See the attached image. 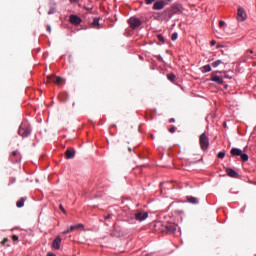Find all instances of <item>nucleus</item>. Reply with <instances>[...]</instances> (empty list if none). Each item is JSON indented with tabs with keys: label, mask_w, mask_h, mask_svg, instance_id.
<instances>
[{
	"label": "nucleus",
	"mask_w": 256,
	"mask_h": 256,
	"mask_svg": "<svg viewBox=\"0 0 256 256\" xmlns=\"http://www.w3.org/2000/svg\"><path fill=\"white\" fill-rule=\"evenodd\" d=\"M20 137H29L31 135V125L28 122H23L18 130Z\"/></svg>",
	"instance_id": "f257e3e1"
},
{
	"label": "nucleus",
	"mask_w": 256,
	"mask_h": 256,
	"mask_svg": "<svg viewBox=\"0 0 256 256\" xmlns=\"http://www.w3.org/2000/svg\"><path fill=\"white\" fill-rule=\"evenodd\" d=\"M230 153L232 157H240L241 161H244V162L249 161V155L243 153V151L239 148H232Z\"/></svg>",
	"instance_id": "f03ea898"
},
{
	"label": "nucleus",
	"mask_w": 256,
	"mask_h": 256,
	"mask_svg": "<svg viewBox=\"0 0 256 256\" xmlns=\"http://www.w3.org/2000/svg\"><path fill=\"white\" fill-rule=\"evenodd\" d=\"M199 143L202 151L209 149V137H207V134L203 133L200 135Z\"/></svg>",
	"instance_id": "7ed1b4c3"
},
{
	"label": "nucleus",
	"mask_w": 256,
	"mask_h": 256,
	"mask_svg": "<svg viewBox=\"0 0 256 256\" xmlns=\"http://www.w3.org/2000/svg\"><path fill=\"white\" fill-rule=\"evenodd\" d=\"M128 24L131 27V29H137L141 27V25H143V22L136 16H132L128 19Z\"/></svg>",
	"instance_id": "20e7f679"
},
{
	"label": "nucleus",
	"mask_w": 256,
	"mask_h": 256,
	"mask_svg": "<svg viewBox=\"0 0 256 256\" xmlns=\"http://www.w3.org/2000/svg\"><path fill=\"white\" fill-rule=\"evenodd\" d=\"M158 225L162 226L161 231L163 233H174L175 231H177V226L175 224L168 223V224L162 225L161 223H159Z\"/></svg>",
	"instance_id": "39448f33"
},
{
	"label": "nucleus",
	"mask_w": 256,
	"mask_h": 256,
	"mask_svg": "<svg viewBox=\"0 0 256 256\" xmlns=\"http://www.w3.org/2000/svg\"><path fill=\"white\" fill-rule=\"evenodd\" d=\"M181 12V6L179 4H173L170 9L167 10L168 17L171 19L175 14Z\"/></svg>",
	"instance_id": "423d86ee"
},
{
	"label": "nucleus",
	"mask_w": 256,
	"mask_h": 256,
	"mask_svg": "<svg viewBox=\"0 0 256 256\" xmlns=\"http://www.w3.org/2000/svg\"><path fill=\"white\" fill-rule=\"evenodd\" d=\"M246 19H247V12H245V9H243L242 7H239L237 12V20L239 22H243Z\"/></svg>",
	"instance_id": "0eeeda50"
},
{
	"label": "nucleus",
	"mask_w": 256,
	"mask_h": 256,
	"mask_svg": "<svg viewBox=\"0 0 256 256\" xmlns=\"http://www.w3.org/2000/svg\"><path fill=\"white\" fill-rule=\"evenodd\" d=\"M134 217H135L136 221H145V219H147V217H149V213L143 212V211H137L134 214Z\"/></svg>",
	"instance_id": "6e6552de"
},
{
	"label": "nucleus",
	"mask_w": 256,
	"mask_h": 256,
	"mask_svg": "<svg viewBox=\"0 0 256 256\" xmlns=\"http://www.w3.org/2000/svg\"><path fill=\"white\" fill-rule=\"evenodd\" d=\"M165 5H167V2H165V0H158L153 4V9L155 11H161V9L165 7Z\"/></svg>",
	"instance_id": "1a4fd4ad"
},
{
	"label": "nucleus",
	"mask_w": 256,
	"mask_h": 256,
	"mask_svg": "<svg viewBox=\"0 0 256 256\" xmlns=\"http://www.w3.org/2000/svg\"><path fill=\"white\" fill-rule=\"evenodd\" d=\"M52 247H53V249H56L57 251H59V249H61V236H57L52 241Z\"/></svg>",
	"instance_id": "9d476101"
},
{
	"label": "nucleus",
	"mask_w": 256,
	"mask_h": 256,
	"mask_svg": "<svg viewBox=\"0 0 256 256\" xmlns=\"http://www.w3.org/2000/svg\"><path fill=\"white\" fill-rule=\"evenodd\" d=\"M226 173L229 177H233L234 179H239V173H237L232 168H226Z\"/></svg>",
	"instance_id": "9b49d317"
},
{
	"label": "nucleus",
	"mask_w": 256,
	"mask_h": 256,
	"mask_svg": "<svg viewBox=\"0 0 256 256\" xmlns=\"http://www.w3.org/2000/svg\"><path fill=\"white\" fill-rule=\"evenodd\" d=\"M70 23L72 25H80L81 19L77 15H70Z\"/></svg>",
	"instance_id": "f8f14e48"
},
{
	"label": "nucleus",
	"mask_w": 256,
	"mask_h": 256,
	"mask_svg": "<svg viewBox=\"0 0 256 256\" xmlns=\"http://www.w3.org/2000/svg\"><path fill=\"white\" fill-rule=\"evenodd\" d=\"M65 157L66 159H73V157H75V149L73 148H68L65 151Z\"/></svg>",
	"instance_id": "ddd939ff"
},
{
	"label": "nucleus",
	"mask_w": 256,
	"mask_h": 256,
	"mask_svg": "<svg viewBox=\"0 0 256 256\" xmlns=\"http://www.w3.org/2000/svg\"><path fill=\"white\" fill-rule=\"evenodd\" d=\"M210 81H213L214 83H218V85H223V78L217 75H212L210 78Z\"/></svg>",
	"instance_id": "4468645a"
},
{
	"label": "nucleus",
	"mask_w": 256,
	"mask_h": 256,
	"mask_svg": "<svg viewBox=\"0 0 256 256\" xmlns=\"http://www.w3.org/2000/svg\"><path fill=\"white\" fill-rule=\"evenodd\" d=\"M186 199L188 203H191L192 205H197V203H199V200L193 196H187Z\"/></svg>",
	"instance_id": "2eb2a0df"
},
{
	"label": "nucleus",
	"mask_w": 256,
	"mask_h": 256,
	"mask_svg": "<svg viewBox=\"0 0 256 256\" xmlns=\"http://www.w3.org/2000/svg\"><path fill=\"white\" fill-rule=\"evenodd\" d=\"M92 27L94 29H100L101 25L99 24V18H94L92 22Z\"/></svg>",
	"instance_id": "dca6fc26"
},
{
	"label": "nucleus",
	"mask_w": 256,
	"mask_h": 256,
	"mask_svg": "<svg viewBox=\"0 0 256 256\" xmlns=\"http://www.w3.org/2000/svg\"><path fill=\"white\" fill-rule=\"evenodd\" d=\"M56 79H57V76H55V75L47 76L46 83H55Z\"/></svg>",
	"instance_id": "f3484780"
},
{
	"label": "nucleus",
	"mask_w": 256,
	"mask_h": 256,
	"mask_svg": "<svg viewBox=\"0 0 256 256\" xmlns=\"http://www.w3.org/2000/svg\"><path fill=\"white\" fill-rule=\"evenodd\" d=\"M25 205V198H20L17 203H16V207L21 208Z\"/></svg>",
	"instance_id": "a211bd4d"
},
{
	"label": "nucleus",
	"mask_w": 256,
	"mask_h": 256,
	"mask_svg": "<svg viewBox=\"0 0 256 256\" xmlns=\"http://www.w3.org/2000/svg\"><path fill=\"white\" fill-rule=\"evenodd\" d=\"M54 83L56 85H63V83H65V80H63L60 76H56V80Z\"/></svg>",
	"instance_id": "6ab92c4d"
},
{
	"label": "nucleus",
	"mask_w": 256,
	"mask_h": 256,
	"mask_svg": "<svg viewBox=\"0 0 256 256\" xmlns=\"http://www.w3.org/2000/svg\"><path fill=\"white\" fill-rule=\"evenodd\" d=\"M58 97L62 103H65L67 101V94L65 93L60 94Z\"/></svg>",
	"instance_id": "aec40b11"
},
{
	"label": "nucleus",
	"mask_w": 256,
	"mask_h": 256,
	"mask_svg": "<svg viewBox=\"0 0 256 256\" xmlns=\"http://www.w3.org/2000/svg\"><path fill=\"white\" fill-rule=\"evenodd\" d=\"M219 65H223V61H221V60H216V61H214V62L211 64V66L214 67V68L219 67Z\"/></svg>",
	"instance_id": "412c9836"
},
{
	"label": "nucleus",
	"mask_w": 256,
	"mask_h": 256,
	"mask_svg": "<svg viewBox=\"0 0 256 256\" xmlns=\"http://www.w3.org/2000/svg\"><path fill=\"white\" fill-rule=\"evenodd\" d=\"M11 157H17V159H19L21 157V154L19 153V150L13 151L11 153Z\"/></svg>",
	"instance_id": "4be33fe9"
},
{
	"label": "nucleus",
	"mask_w": 256,
	"mask_h": 256,
	"mask_svg": "<svg viewBox=\"0 0 256 256\" xmlns=\"http://www.w3.org/2000/svg\"><path fill=\"white\" fill-rule=\"evenodd\" d=\"M211 71V65L207 64L203 67V72L204 73H209Z\"/></svg>",
	"instance_id": "5701e85b"
},
{
	"label": "nucleus",
	"mask_w": 256,
	"mask_h": 256,
	"mask_svg": "<svg viewBox=\"0 0 256 256\" xmlns=\"http://www.w3.org/2000/svg\"><path fill=\"white\" fill-rule=\"evenodd\" d=\"M175 74H168L167 75V79H168V81H171L172 83H173V81H175Z\"/></svg>",
	"instance_id": "b1692460"
},
{
	"label": "nucleus",
	"mask_w": 256,
	"mask_h": 256,
	"mask_svg": "<svg viewBox=\"0 0 256 256\" xmlns=\"http://www.w3.org/2000/svg\"><path fill=\"white\" fill-rule=\"evenodd\" d=\"M74 229L77 230V229H84V225L83 224H76V225H73Z\"/></svg>",
	"instance_id": "393cba45"
},
{
	"label": "nucleus",
	"mask_w": 256,
	"mask_h": 256,
	"mask_svg": "<svg viewBox=\"0 0 256 256\" xmlns=\"http://www.w3.org/2000/svg\"><path fill=\"white\" fill-rule=\"evenodd\" d=\"M157 39L162 42V43H165V37H163L161 34H158L157 35Z\"/></svg>",
	"instance_id": "a878e982"
},
{
	"label": "nucleus",
	"mask_w": 256,
	"mask_h": 256,
	"mask_svg": "<svg viewBox=\"0 0 256 256\" xmlns=\"http://www.w3.org/2000/svg\"><path fill=\"white\" fill-rule=\"evenodd\" d=\"M218 159H225V152H219Z\"/></svg>",
	"instance_id": "bb28decb"
},
{
	"label": "nucleus",
	"mask_w": 256,
	"mask_h": 256,
	"mask_svg": "<svg viewBox=\"0 0 256 256\" xmlns=\"http://www.w3.org/2000/svg\"><path fill=\"white\" fill-rule=\"evenodd\" d=\"M112 217H113V214H107L106 216H104V219L105 221H109L112 219Z\"/></svg>",
	"instance_id": "cd10ccee"
},
{
	"label": "nucleus",
	"mask_w": 256,
	"mask_h": 256,
	"mask_svg": "<svg viewBox=\"0 0 256 256\" xmlns=\"http://www.w3.org/2000/svg\"><path fill=\"white\" fill-rule=\"evenodd\" d=\"M177 37H178L177 32H174V33L172 34V36H171V39H172L173 41H177Z\"/></svg>",
	"instance_id": "c85d7f7f"
},
{
	"label": "nucleus",
	"mask_w": 256,
	"mask_h": 256,
	"mask_svg": "<svg viewBox=\"0 0 256 256\" xmlns=\"http://www.w3.org/2000/svg\"><path fill=\"white\" fill-rule=\"evenodd\" d=\"M54 13H57V9L52 8L49 10L48 15H53Z\"/></svg>",
	"instance_id": "c756f323"
},
{
	"label": "nucleus",
	"mask_w": 256,
	"mask_h": 256,
	"mask_svg": "<svg viewBox=\"0 0 256 256\" xmlns=\"http://www.w3.org/2000/svg\"><path fill=\"white\" fill-rule=\"evenodd\" d=\"M219 27H225V21L220 20L219 21Z\"/></svg>",
	"instance_id": "7c9ffc66"
},
{
	"label": "nucleus",
	"mask_w": 256,
	"mask_h": 256,
	"mask_svg": "<svg viewBox=\"0 0 256 256\" xmlns=\"http://www.w3.org/2000/svg\"><path fill=\"white\" fill-rule=\"evenodd\" d=\"M12 241H19V236L13 235L12 236Z\"/></svg>",
	"instance_id": "2f4dec72"
},
{
	"label": "nucleus",
	"mask_w": 256,
	"mask_h": 256,
	"mask_svg": "<svg viewBox=\"0 0 256 256\" xmlns=\"http://www.w3.org/2000/svg\"><path fill=\"white\" fill-rule=\"evenodd\" d=\"M175 131H176L175 126H172V127L169 129V132H170V133H175Z\"/></svg>",
	"instance_id": "473e14b6"
},
{
	"label": "nucleus",
	"mask_w": 256,
	"mask_h": 256,
	"mask_svg": "<svg viewBox=\"0 0 256 256\" xmlns=\"http://www.w3.org/2000/svg\"><path fill=\"white\" fill-rule=\"evenodd\" d=\"M155 0H145L146 5H151Z\"/></svg>",
	"instance_id": "72a5a7b5"
},
{
	"label": "nucleus",
	"mask_w": 256,
	"mask_h": 256,
	"mask_svg": "<svg viewBox=\"0 0 256 256\" xmlns=\"http://www.w3.org/2000/svg\"><path fill=\"white\" fill-rule=\"evenodd\" d=\"M59 209H61L64 213H67V211H65V208L63 207V204L59 205Z\"/></svg>",
	"instance_id": "f704fd0d"
},
{
	"label": "nucleus",
	"mask_w": 256,
	"mask_h": 256,
	"mask_svg": "<svg viewBox=\"0 0 256 256\" xmlns=\"http://www.w3.org/2000/svg\"><path fill=\"white\" fill-rule=\"evenodd\" d=\"M69 233H71V230L67 229L66 231L62 232V235H67Z\"/></svg>",
	"instance_id": "c9c22d12"
},
{
	"label": "nucleus",
	"mask_w": 256,
	"mask_h": 256,
	"mask_svg": "<svg viewBox=\"0 0 256 256\" xmlns=\"http://www.w3.org/2000/svg\"><path fill=\"white\" fill-rule=\"evenodd\" d=\"M8 241H9V239L4 238V239L2 240V242H1V244H2V245H5V243H7Z\"/></svg>",
	"instance_id": "e433bc0d"
},
{
	"label": "nucleus",
	"mask_w": 256,
	"mask_h": 256,
	"mask_svg": "<svg viewBox=\"0 0 256 256\" xmlns=\"http://www.w3.org/2000/svg\"><path fill=\"white\" fill-rule=\"evenodd\" d=\"M70 233H73V231H75V227L74 226H70V228H68Z\"/></svg>",
	"instance_id": "4c0bfd02"
},
{
	"label": "nucleus",
	"mask_w": 256,
	"mask_h": 256,
	"mask_svg": "<svg viewBox=\"0 0 256 256\" xmlns=\"http://www.w3.org/2000/svg\"><path fill=\"white\" fill-rule=\"evenodd\" d=\"M216 41L215 40H212L211 42H210V45L212 46V47H214V45H216Z\"/></svg>",
	"instance_id": "58836bf2"
},
{
	"label": "nucleus",
	"mask_w": 256,
	"mask_h": 256,
	"mask_svg": "<svg viewBox=\"0 0 256 256\" xmlns=\"http://www.w3.org/2000/svg\"><path fill=\"white\" fill-rule=\"evenodd\" d=\"M46 30L48 31V33H51V26H47Z\"/></svg>",
	"instance_id": "ea45409f"
},
{
	"label": "nucleus",
	"mask_w": 256,
	"mask_h": 256,
	"mask_svg": "<svg viewBox=\"0 0 256 256\" xmlns=\"http://www.w3.org/2000/svg\"><path fill=\"white\" fill-rule=\"evenodd\" d=\"M169 123H175V118H170Z\"/></svg>",
	"instance_id": "a19ab883"
},
{
	"label": "nucleus",
	"mask_w": 256,
	"mask_h": 256,
	"mask_svg": "<svg viewBox=\"0 0 256 256\" xmlns=\"http://www.w3.org/2000/svg\"><path fill=\"white\" fill-rule=\"evenodd\" d=\"M70 3H77V0H69Z\"/></svg>",
	"instance_id": "79ce46f5"
},
{
	"label": "nucleus",
	"mask_w": 256,
	"mask_h": 256,
	"mask_svg": "<svg viewBox=\"0 0 256 256\" xmlns=\"http://www.w3.org/2000/svg\"><path fill=\"white\" fill-rule=\"evenodd\" d=\"M47 256H57V255H55L53 253H49Z\"/></svg>",
	"instance_id": "37998d69"
},
{
	"label": "nucleus",
	"mask_w": 256,
	"mask_h": 256,
	"mask_svg": "<svg viewBox=\"0 0 256 256\" xmlns=\"http://www.w3.org/2000/svg\"><path fill=\"white\" fill-rule=\"evenodd\" d=\"M224 73V77H229L228 75H227V72H223Z\"/></svg>",
	"instance_id": "c03bdc74"
},
{
	"label": "nucleus",
	"mask_w": 256,
	"mask_h": 256,
	"mask_svg": "<svg viewBox=\"0 0 256 256\" xmlns=\"http://www.w3.org/2000/svg\"><path fill=\"white\" fill-rule=\"evenodd\" d=\"M11 183H15V178H12Z\"/></svg>",
	"instance_id": "a18cd8bd"
},
{
	"label": "nucleus",
	"mask_w": 256,
	"mask_h": 256,
	"mask_svg": "<svg viewBox=\"0 0 256 256\" xmlns=\"http://www.w3.org/2000/svg\"><path fill=\"white\" fill-rule=\"evenodd\" d=\"M177 213H183V210H177Z\"/></svg>",
	"instance_id": "49530a36"
},
{
	"label": "nucleus",
	"mask_w": 256,
	"mask_h": 256,
	"mask_svg": "<svg viewBox=\"0 0 256 256\" xmlns=\"http://www.w3.org/2000/svg\"><path fill=\"white\" fill-rule=\"evenodd\" d=\"M247 53H253V50H250V51L248 50Z\"/></svg>",
	"instance_id": "de8ad7c7"
},
{
	"label": "nucleus",
	"mask_w": 256,
	"mask_h": 256,
	"mask_svg": "<svg viewBox=\"0 0 256 256\" xmlns=\"http://www.w3.org/2000/svg\"><path fill=\"white\" fill-rule=\"evenodd\" d=\"M129 152L131 153V151H133L131 148H128Z\"/></svg>",
	"instance_id": "09e8293b"
},
{
	"label": "nucleus",
	"mask_w": 256,
	"mask_h": 256,
	"mask_svg": "<svg viewBox=\"0 0 256 256\" xmlns=\"http://www.w3.org/2000/svg\"><path fill=\"white\" fill-rule=\"evenodd\" d=\"M168 1H171V0H168Z\"/></svg>",
	"instance_id": "8fccbe9b"
}]
</instances>
